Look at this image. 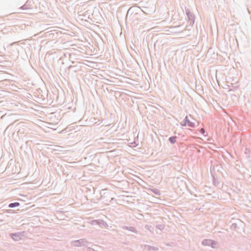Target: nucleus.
<instances>
[{
	"label": "nucleus",
	"instance_id": "f257e3e1",
	"mask_svg": "<svg viewBox=\"0 0 251 251\" xmlns=\"http://www.w3.org/2000/svg\"><path fill=\"white\" fill-rule=\"evenodd\" d=\"M20 205V203L19 202H15V203H11L9 204V207L10 208H13L16 206H18Z\"/></svg>",
	"mask_w": 251,
	"mask_h": 251
},
{
	"label": "nucleus",
	"instance_id": "f03ea898",
	"mask_svg": "<svg viewBox=\"0 0 251 251\" xmlns=\"http://www.w3.org/2000/svg\"><path fill=\"white\" fill-rule=\"evenodd\" d=\"M12 237L13 239L15 240H18V239H20V238L19 237V235L16 234H12Z\"/></svg>",
	"mask_w": 251,
	"mask_h": 251
},
{
	"label": "nucleus",
	"instance_id": "7ed1b4c3",
	"mask_svg": "<svg viewBox=\"0 0 251 251\" xmlns=\"http://www.w3.org/2000/svg\"><path fill=\"white\" fill-rule=\"evenodd\" d=\"M169 140L172 143H175L176 141V138L175 137H170Z\"/></svg>",
	"mask_w": 251,
	"mask_h": 251
},
{
	"label": "nucleus",
	"instance_id": "20e7f679",
	"mask_svg": "<svg viewBox=\"0 0 251 251\" xmlns=\"http://www.w3.org/2000/svg\"><path fill=\"white\" fill-rule=\"evenodd\" d=\"M200 132L202 133V134H204V132H205V130L204 129V128H201V130H200Z\"/></svg>",
	"mask_w": 251,
	"mask_h": 251
},
{
	"label": "nucleus",
	"instance_id": "39448f33",
	"mask_svg": "<svg viewBox=\"0 0 251 251\" xmlns=\"http://www.w3.org/2000/svg\"><path fill=\"white\" fill-rule=\"evenodd\" d=\"M189 126H193V124H190V125H189Z\"/></svg>",
	"mask_w": 251,
	"mask_h": 251
}]
</instances>
